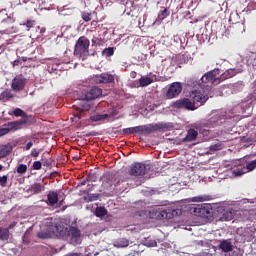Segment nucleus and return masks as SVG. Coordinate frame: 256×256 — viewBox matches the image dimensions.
Masks as SVG:
<instances>
[{
    "label": "nucleus",
    "mask_w": 256,
    "mask_h": 256,
    "mask_svg": "<svg viewBox=\"0 0 256 256\" xmlns=\"http://www.w3.org/2000/svg\"><path fill=\"white\" fill-rule=\"evenodd\" d=\"M202 90H192L190 99H179L174 102L177 109H187L188 111H196L198 107L195 104L204 105L209 100L211 87L209 84L202 82Z\"/></svg>",
    "instance_id": "obj_1"
},
{
    "label": "nucleus",
    "mask_w": 256,
    "mask_h": 256,
    "mask_svg": "<svg viewBox=\"0 0 256 256\" xmlns=\"http://www.w3.org/2000/svg\"><path fill=\"white\" fill-rule=\"evenodd\" d=\"M174 127L173 122H158L157 124L136 125L123 129V134H152L155 131H171Z\"/></svg>",
    "instance_id": "obj_2"
},
{
    "label": "nucleus",
    "mask_w": 256,
    "mask_h": 256,
    "mask_svg": "<svg viewBox=\"0 0 256 256\" xmlns=\"http://www.w3.org/2000/svg\"><path fill=\"white\" fill-rule=\"evenodd\" d=\"M236 74H238L236 68H228V70L220 75V70L217 68L202 75L201 82L208 84L211 90L212 85H218L223 80L231 79V77H234Z\"/></svg>",
    "instance_id": "obj_3"
},
{
    "label": "nucleus",
    "mask_w": 256,
    "mask_h": 256,
    "mask_svg": "<svg viewBox=\"0 0 256 256\" xmlns=\"http://www.w3.org/2000/svg\"><path fill=\"white\" fill-rule=\"evenodd\" d=\"M55 234L58 238L67 241L71 245H78L80 243L81 231L75 226H71V228L55 226Z\"/></svg>",
    "instance_id": "obj_4"
},
{
    "label": "nucleus",
    "mask_w": 256,
    "mask_h": 256,
    "mask_svg": "<svg viewBox=\"0 0 256 256\" xmlns=\"http://www.w3.org/2000/svg\"><path fill=\"white\" fill-rule=\"evenodd\" d=\"M91 42L88 37H85L83 35L82 37H79L75 46H74V55L78 59L86 60L88 59L90 52Z\"/></svg>",
    "instance_id": "obj_5"
},
{
    "label": "nucleus",
    "mask_w": 256,
    "mask_h": 256,
    "mask_svg": "<svg viewBox=\"0 0 256 256\" xmlns=\"http://www.w3.org/2000/svg\"><path fill=\"white\" fill-rule=\"evenodd\" d=\"M24 120H14L12 122H8L4 127L0 128V137L6 136L10 131H18L23 126Z\"/></svg>",
    "instance_id": "obj_6"
},
{
    "label": "nucleus",
    "mask_w": 256,
    "mask_h": 256,
    "mask_svg": "<svg viewBox=\"0 0 256 256\" xmlns=\"http://www.w3.org/2000/svg\"><path fill=\"white\" fill-rule=\"evenodd\" d=\"M148 167L146 164H143L142 162H134L132 166H130L129 174L130 176H145V174L148 172Z\"/></svg>",
    "instance_id": "obj_7"
},
{
    "label": "nucleus",
    "mask_w": 256,
    "mask_h": 256,
    "mask_svg": "<svg viewBox=\"0 0 256 256\" xmlns=\"http://www.w3.org/2000/svg\"><path fill=\"white\" fill-rule=\"evenodd\" d=\"M182 215V209H172V208H167V209H162L158 211L157 218L158 219H172L174 216H180Z\"/></svg>",
    "instance_id": "obj_8"
},
{
    "label": "nucleus",
    "mask_w": 256,
    "mask_h": 256,
    "mask_svg": "<svg viewBox=\"0 0 256 256\" xmlns=\"http://www.w3.org/2000/svg\"><path fill=\"white\" fill-rule=\"evenodd\" d=\"M183 90V85L181 82H173L166 92V98L167 99H175V97H178V95L181 94Z\"/></svg>",
    "instance_id": "obj_9"
},
{
    "label": "nucleus",
    "mask_w": 256,
    "mask_h": 256,
    "mask_svg": "<svg viewBox=\"0 0 256 256\" xmlns=\"http://www.w3.org/2000/svg\"><path fill=\"white\" fill-rule=\"evenodd\" d=\"M96 84H113L115 82V77L112 73H99L93 77Z\"/></svg>",
    "instance_id": "obj_10"
},
{
    "label": "nucleus",
    "mask_w": 256,
    "mask_h": 256,
    "mask_svg": "<svg viewBox=\"0 0 256 256\" xmlns=\"http://www.w3.org/2000/svg\"><path fill=\"white\" fill-rule=\"evenodd\" d=\"M190 212L192 215L200 216L201 218H207L210 215V209L203 206V204L191 206Z\"/></svg>",
    "instance_id": "obj_11"
},
{
    "label": "nucleus",
    "mask_w": 256,
    "mask_h": 256,
    "mask_svg": "<svg viewBox=\"0 0 256 256\" xmlns=\"http://www.w3.org/2000/svg\"><path fill=\"white\" fill-rule=\"evenodd\" d=\"M26 82L27 78L23 77V75H16V77L12 80L11 87L16 92H20L24 89Z\"/></svg>",
    "instance_id": "obj_12"
},
{
    "label": "nucleus",
    "mask_w": 256,
    "mask_h": 256,
    "mask_svg": "<svg viewBox=\"0 0 256 256\" xmlns=\"http://www.w3.org/2000/svg\"><path fill=\"white\" fill-rule=\"evenodd\" d=\"M103 94L102 88L99 87H92L90 88L89 92H87L83 99L84 100H95L98 99Z\"/></svg>",
    "instance_id": "obj_13"
},
{
    "label": "nucleus",
    "mask_w": 256,
    "mask_h": 256,
    "mask_svg": "<svg viewBox=\"0 0 256 256\" xmlns=\"http://www.w3.org/2000/svg\"><path fill=\"white\" fill-rule=\"evenodd\" d=\"M226 121H227V119L225 117H211L204 123V126L218 127V126H222V124H224V122H226Z\"/></svg>",
    "instance_id": "obj_14"
},
{
    "label": "nucleus",
    "mask_w": 256,
    "mask_h": 256,
    "mask_svg": "<svg viewBox=\"0 0 256 256\" xmlns=\"http://www.w3.org/2000/svg\"><path fill=\"white\" fill-rule=\"evenodd\" d=\"M198 136H199L198 130L189 129L187 132V135H186V137H184L183 141L184 142L195 141V139H197Z\"/></svg>",
    "instance_id": "obj_15"
},
{
    "label": "nucleus",
    "mask_w": 256,
    "mask_h": 256,
    "mask_svg": "<svg viewBox=\"0 0 256 256\" xmlns=\"http://www.w3.org/2000/svg\"><path fill=\"white\" fill-rule=\"evenodd\" d=\"M220 249L225 252L233 251V244L229 240H223L220 242Z\"/></svg>",
    "instance_id": "obj_16"
},
{
    "label": "nucleus",
    "mask_w": 256,
    "mask_h": 256,
    "mask_svg": "<svg viewBox=\"0 0 256 256\" xmlns=\"http://www.w3.org/2000/svg\"><path fill=\"white\" fill-rule=\"evenodd\" d=\"M235 211L233 209H229L227 211H224V213L221 216L222 221H231V219H234Z\"/></svg>",
    "instance_id": "obj_17"
},
{
    "label": "nucleus",
    "mask_w": 256,
    "mask_h": 256,
    "mask_svg": "<svg viewBox=\"0 0 256 256\" xmlns=\"http://www.w3.org/2000/svg\"><path fill=\"white\" fill-rule=\"evenodd\" d=\"M10 235L11 233L8 228L0 226V241H9Z\"/></svg>",
    "instance_id": "obj_18"
},
{
    "label": "nucleus",
    "mask_w": 256,
    "mask_h": 256,
    "mask_svg": "<svg viewBox=\"0 0 256 256\" xmlns=\"http://www.w3.org/2000/svg\"><path fill=\"white\" fill-rule=\"evenodd\" d=\"M232 30H233V32L236 33V34H241V33L245 32L246 28H245L244 23L236 22V23H234V25L232 26Z\"/></svg>",
    "instance_id": "obj_19"
},
{
    "label": "nucleus",
    "mask_w": 256,
    "mask_h": 256,
    "mask_svg": "<svg viewBox=\"0 0 256 256\" xmlns=\"http://www.w3.org/2000/svg\"><path fill=\"white\" fill-rule=\"evenodd\" d=\"M58 192L50 191L48 192V201L51 206L58 203Z\"/></svg>",
    "instance_id": "obj_20"
},
{
    "label": "nucleus",
    "mask_w": 256,
    "mask_h": 256,
    "mask_svg": "<svg viewBox=\"0 0 256 256\" xmlns=\"http://www.w3.org/2000/svg\"><path fill=\"white\" fill-rule=\"evenodd\" d=\"M106 215H108V210L104 206H98L95 209V216L97 218H103Z\"/></svg>",
    "instance_id": "obj_21"
},
{
    "label": "nucleus",
    "mask_w": 256,
    "mask_h": 256,
    "mask_svg": "<svg viewBox=\"0 0 256 256\" xmlns=\"http://www.w3.org/2000/svg\"><path fill=\"white\" fill-rule=\"evenodd\" d=\"M151 84H153V78L146 77V76L139 78L140 87H147V85H151Z\"/></svg>",
    "instance_id": "obj_22"
},
{
    "label": "nucleus",
    "mask_w": 256,
    "mask_h": 256,
    "mask_svg": "<svg viewBox=\"0 0 256 256\" xmlns=\"http://www.w3.org/2000/svg\"><path fill=\"white\" fill-rule=\"evenodd\" d=\"M244 169H246L245 166L239 165L238 167H236V169L232 170L233 176H235V178H239V177L243 176V174L246 173L244 171Z\"/></svg>",
    "instance_id": "obj_23"
},
{
    "label": "nucleus",
    "mask_w": 256,
    "mask_h": 256,
    "mask_svg": "<svg viewBox=\"0 0 256 256\" xmlns=\"http://www.w3.org/2000/svg\"><path fill=\"white\" fill-rule=\"evenodd\" d=\"M12 97H14V95L12 94L11 90H4L1 94H0V100H2L3 102H7L8 100L12 99Z\"/></svg>",
    "instance_id": "obj_24"
},
{
    "label": "nucleus",
    "mask_w": 256,
    "mask_h": 256,
    "mask_svg": "<svg viewBox=\"0 0 256 256\" xmlns=\"http://www.w3.org/2000/svg\"><path fill=\"white\" fill-rule=\"evenodd\" d=\"M30 189L34 194H39L42 193L44 186H42L40 182H34V184L31 185Z\"/></svg>",
    "instance_id": "obj_25"
},
{
    "label": "nucleus",
    "mask_w": 256,
    "mask_h": 256,
    "mask_svg": "<svg viewBox=\"0 0 256 256\" xmlns=\"http://www.w3.org/2000/svg\"><path fill=\"white\" fill-rule=\"evenodd\" d=\"M12 151H13V147L11 146V144L4 146L0 149V157L8 156V154H10Z\"/></svg>",
    "instance_id": "obj_26"
},
{
    "label": "nucleus",
    "mask_w": 256,
    "mask_h": 256,
    "mask_svg": "<svg viewBox=\"0 0 256 256\" xmlns=\"http://www.w3.org/2000/svg\"><path fill=\"white\" fill-rule=\"evenodd\" d=\"M104 43H105V40L102 37L92 38V47H103Z\"/></svg>",
    "instance_id": "obj_27"
},
{
    "label": "nucleus",
    "mask_w": 256,
    "mask_h": 256,
    "mask_svg": "<svg viewBox=\"0 0 256 256\" xmlns=\"http://www.w3.org/2000/svg\"><path fill=\"white\" fill-rule=\"evenodd\" d=\"M108 114H94L90 116L92 122L104 121L107 119Z\"/></svg>",
    "instance_id": "obj_28"
},
{
    "label": "nucleus",
    "mask_w": 256,
    "mask_h": 256,
    "mask_svg": "<svg viewBox=\"0 0 256 256\" xmlns=\"http://www.w3.org/2000/svg\"><path fill=\"white\" fill-rule=\"evenodd\" d=\"M115 246H117V248H125L126 246H129V240L122 238L121 240L116 241Z\"/></svg>",
    "instance_id": "obj_29"
},
{
    "label": "nucleus",
    "mask_w": 256,
    "mask_h": 256,
    "mask_svg": "<svg viewBox=\"0 0 256 256\" xmlns=\"http://www.w3.org/2000/svg\"><path fill=\"white\" fill-rule=\"evenodd\" d=\"M102 55H104V57H112L114 55V48H104V50L102 51Z\"/></svg>",
    "instance_id": "obj_30"
},
{
    "label": "nucleus",
    "mask_w": 256,
    "mask_h": 256,
    "mask_svg": "<svg viewBox=\"0 0 256 256\" xmlns=\"http://www.w3.org/2000/svg\"><path fill=\"white\" fill-rule=\"evenodd\" d=\"M256 169V159L254 161L247 162L246 164V170L248 173H251Z\"/></svg>",
    "instance_id": "obj_31"
},
{
    "label": "nucleus",
    "mask_w": 256,
    "mask_h": 256,
    "mask_svg": "<svg viewBox=\"0 0 256 256\" xmlns=\"http://www.w3.org/2000/svg\"><path fill=\"white\" fill-rule=\"evenodd\" d=\"M89 109H90L89 105L87 107L77 108V112H74V117H77L78 119H80L82 117L83 111L89 110Z\"/></svg>",
    "instance_id": "obj_32"
},
{
    "label": "nucleus",
    "mask_w": 256,
    "mask_h": 256,
    "mask_svg": "<svg viewBox=\"0 0 256 256\" xmlns=\"http://www.w3.org/2000/svg\"><path fill=\"white\" fill-rule=\"evenodd\" d=\"M27 169H28L27 164H20L17 167L16 171L18 174H25L27 173Z\"/></svg>",
    "instance_id": "obj_33"
},
{
    "label": "nucleus",
    "mask_w": 256,
    "mask_h": 256,
    "mask_svg": "<svg viewBox=\"0 0 256 256\" xmlns=\"http://www.w3.org/2000/svg\"><path fill=\"white\" fill-rule=\"evenodd\" d=\"M82 18L84 22H91L92 20V15L89 13V11H82Z\"/></svg>",
    "instance_id": "obj_34"
},
{
    "label": "nucleus",
    "mask_w": 256,
    "mask_h": 256,
    "mask_svg": "<svg viewBox=\"0 0 256 256\" xmlns=\"http://www.w3.org/2000/svg\"><path fill=\"white\" fill-rule=\"evenodd\" d=\"M23 25H25L27 27V31L29 32L31 30V28L35 27L36 22H35V20H27V22L23 23Z\"/></svg>",
    "instance_id": "obj_35"
},
{
    "label": "nucleus",
    "mask_w": 256,
    "mask_h": 256,
    "mask_svg": "<svg viewBox=\"0 0 256 256\" xmlns=\"http://www.w3.org/2000/svg\"><path fill=\"white\" fill-rule=\"evenodd\" d=\"M8 183V176L4 175V176H0V186H2V188H5L7 186Z\"/></svg>",
    "instance_id": "obj_36"
},
{
    "label": "nucleus",
    "mask_w": 256,
    "mask_h": 256,
    "mask_svg": "<svg viewBox=\"0 0 256 256\" xmlns=\"http://www.w3.org/2000/svg\"><path fill=\"white\" fill-rule=\"evenodd\" d=\"M38 238H41L42 240H45L47 238H51V234L50 233H46L43 231H40L39 233H37Z\"/></svg>",
    "instance_id": "obj_37"
},
{
    "label": "nucleus",
    "mask_w": 256,
    "mask_h": 256,
    "mask_svg": "<svg viewBox=\"0 0 256 256\" xmlns=\"http://www.w3.org/2000/svg\"><path fill=\"white\" fill-rule=\"evenodd\" d=\"M13 114L16 116V117H24V115H26V113L24 112V110L22 109H15Z\"/></svg>",
    "instance_id": "obj_38"
},
{
    "label": "nucleus",
    "mask_w": 256,
    "mask_h": 256,
    "mask_svg": "<svg viewBox=\"0 0 256 256\" xmlns=\"http://www.w3.org/2000/svg\"><path fill=\"white\" fill-rule=\"evenodd\" d=\"M221 149L222 144L220 142H218V144H212V146H210L211 151H220Z\"/></svg>",
    "instance_id": "obj_39"
},
{
    "label": "nucleus",
    "mask_w": 256,
    "mask_h": 256,
    "mask_svg": "<svg viewBox=\"0 0 256 256\" xmlns=\"http://www.w3.org/2000/svg\"><path fill=\"white\" fill-rule=\"evenodd\" d=\"M33 169H35L36 171H39L40 169H42V162L41 161L33 162Z\"/></svg>",
    "instance_id": "obj_40"
},
{
    "label": "nucleus",
    "mask_w": 256,
    "mask_h": 256,
    "mask_svg": "<svg viewBox=\"0 0 256 256\" xmlns=\"http://www.w3.org/2000/svg\"><path fill=\"white\" fill-rule=\"evenodd\" d=\"M41 151H42V149H32L31 156L38 157L39 154L41 153Z\"/></svg>",
    "instance_id": "obj_41"
},
{
    "label": "nucleus",
    "mask_w": 256,
    "mask_h": 256,
    "mask_svg": "<svg viewBox=\"0 0 256 256\" xmlns=\"http://www.w3.org/2000/svg\"><path fill=\"white\" fill-rule=\"evenodd\" d=\"M160 15H161L162 18L169 17L170 11L167 10V8H165L163 11H161Z\"/></svg>",
    "instance_id": "obj_42"
},
{
    "label": "nucleus",
    "mask_w": 256,
    "mask_h": 256,
    "mask_svg": "<svg viewBox=\"0 0 256 256\" xmlns=\"http://www.w3.org/2000/svg\"><path fill=\"white\" fill-rule=\"evenodd\" d=\"M89 201H96L99 196L98 194H88Z\"/></svg>",
    "instance_id": "obj_43"
},
{
    "label": "nucleus",
    "mask_w": 256,
    "mask_h": 256,
    "mask_svg": "<svg viewBox=\"0 0 256 256\" xmlns=\"http://www.w3.org/2000/svg\"><path fill=\"white\" fill-rule=\"evenodd\" d=\"M15 226H17V221H13V223H10L8 225V231L12 230L13 228H15Z\"/></svg>",
    "instance_id": "obj_44"
},
{
    "label": "nucleus",
    "mask_w": 256,
    "mask_h": 256,
    "mask_svg": "<svg viewBox=\"0 0 256 256\" xmlns=\"http://www.w3.org/2000/svg\"><path fill=\"white\" fill-rule=\"evenodd\" d=\"M205 200H206V198H204L203 196H198L197 198H193V201H197V202H202Z\"/></svg>",
    "instance_id": "obj_45"
},
{
    "label": "nucleus",
    "mask_w": 256,
    "mask_h": 256,
    "mask_svg": "<svg viewBox=\"0 0 256 256\" xmlns=\"http://www.w3.org/2000/svg\"><path fill=\"white\" fill-rule=\"evenodd\" d=\"M22 63L21 58H16V60H14L13 62V66L15 67L16 65H20Z\"/></svg>",
    "instance_id": "obj_46"
},
{
    "label": "nucleus",
    "mask_w": 256,
    "mask_h": 256,
    "mask_svg": "<svg viewBox=\"0 0 256 256\" xmlns=\"http://www.w3.org/2000/svg\"><path fill=\"white\" fill-rule=\"evenodd\" d=\"M31 147H33V142H32V140H30V141L27 142V144H26V149H27V151H29V149H31Z\"/></svg>",
    "instance_id": "obj_47"
},
{
    "label": "nucleus",
    "mask_w": 256,
    "mask_h": 256,
    "mask_svg": "<svg viewBox=\"0 0 256 256\" xmlns=\"http://www.w3.org/2000/svg\"><path fill=\"white\" fill-rule=\"evenodd\" d=\"M86 136L87 137L96 136V132L95 131L89 132L88 134H86Z\"/></svg>",
    "instance_id": "obj_48"
},
{
    "label": "nucleus",
    "mask_w": 256,
    "mask_h": 256,
    "mask_svg": "<svg viewBox=\"0 0 256 256\" xmlns=\"http://www.w3.org/2000/svg\"><path fill=\"white\" fill-rule=\"evenodd\" d=\"M86 181H93L92 174H89V176L86 178Z\"/></svg>",
    "instance_id": "obj_49"
},
{
    "label": "nucleus",
    "mask_w": 256,
    "mask_h": 256,
    "mask_svg": "<svg viewBox=\"0 0 256 256\" xmlns=\"http://www.w3.org/2000/svg\"><path fill=\"white\" fill-rule=\"evenodd\" d=\"M65 256H80L79 253H69L68 255Z\"/></svg>",
    "instance_id": "obj_50"
},
{
    "label": "nucleus",
    "mask_w": 256,
    "mask_h": 256,
    "mask_svg": "<svg viewBox=\"0 0 256 256\" xmlns=\"http://www.w3.org/2000/svg\"><path fill=\"white\" fill-rule=\"evenodd\" d=\"M46 32V28L45 27H42V28H40V33H45Z\"/></svg>",
    "instance_id": "obj_51"
},
{
    "label": "nucleus",
    "mask_w": 256,
    "mask_h": 256,
    "mask_svg": "<svg viewBox=\"0 0 256 256\" xmlns=\"http://www.w3.org/2000/svg\"><path fill=\"white\" fill-rule=\"evenodd\" d=\"M27 60H28V57H22V58H21V63H22V62H27Z\"/></svg>",
    "instance_id": "obj_52"
},
{
    "label": "nucleus",
    "mask_w": 256,
    "mask_h": 256,
    "mask_svg": "<svg viewBox=\"0 0 256 256\" xmlns=\"http://www.w3.org/2000/svg\"><path fill=\"white\" fill-rule=\"evenodd\" d=\"M86 183H87L86 180L82 181V182H81V186H85Z\"/></svg>",
    "instance_id": "obj_53"
},
{
    "label": "nucleus",
    "mask_w": 256,
    "mask_h": 256,
    "mask_svg": "<svg viewBox=\"0 0 256 256\" xmlns=\"http://www.w3.org/2000/svg\"><path fill=\"white\" fill-rule=\"evenodd\" d=\"M74 161H79V157H78V156H75V157H74Z\"/></svg>",
    "instance_id": "obj_54"
},
{
    "label": "nucleus",
    "mask_w": 256,
    "mask_h": 256,
    "mask_svg": "<svg viewBox=\"0 0 256 256\" xmlns=\"http://www.w3.org/2000/svg\"><path fill=\"white\" fill-rule=\"evenodd\" d=\"M230 20H231V21L233 20V14H231V16H230Z\"/></svg>",
    "instance_id": "obj_55"
},
{
    "label": "nucleus",
    "mask_w": 256,
    "mask_h": 256,
    "mask_svg": "<svg viewBox=\"0 0 256 256\" xmlns=\"http://www.w3.org/2000/svg\"><path fill=\"white\" fill-rule=\"evenodd\" d=\"M2 169H3V166H2V164H0V171H2Z\"/></svg>",
    "instance_id": "obj_56"
}]
</instances>
